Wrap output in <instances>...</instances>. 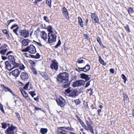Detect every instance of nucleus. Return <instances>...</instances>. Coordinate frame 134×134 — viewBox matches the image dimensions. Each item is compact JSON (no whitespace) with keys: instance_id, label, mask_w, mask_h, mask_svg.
Returning <instances> with one entry per match:
<instances>
[{"instance_id":"obj_25","label":"nucleus","mask_w":134,"mask_h":134,"mask_svg":"<svg viewBox=\"0 0 134 134\" xmlns=\"http://www.w3.org/2000/svg\"><path fill=\"white\" fill-rule=\"evenodd\" d=\"M42 76L46 80H48L49 79L48 77L47 74L45 72H42L41 74Z\"/></svg>"},{"instance_id":"obj_64","label":"nucleus","mask_w":134,"mask_h":134,"mask_svg":"<svg viewBox=\"0 0 134 134\" xmlns=\"http://www.w3.org/2000/svg\"><path fill=\"white\" fill-rule=\"evenodd\" d=\"M2 59L4 60L7 59V58L6 57L2 56Z\"/></svg>"},{"instance_id":"obj_8","label":"nucleus","mask_w":134,"mask_h":134,"mask_svg":"<svg viewBox=\"0 0 134 134\" xmlns=\"http://www.w3.org/2000/svg\"><path fill=\"white\" fill-rule=\"evenodd\" d=\"M85 83V81L83 80H78L74 82L72 86L74 87H78L84 85Z\"/></svg>"},{"instance_id":"obj_57","label":"nucleus","mask_w":134,"mask_h":134,"mask_svg":"<svg viewBox=\"0 0 134 134\" xmlns=\"http://www.w3.org/2000/svg\"><path fill=\"white\" fill-rule=\"evenodd\" d=\"M109 71L112 74L114 73V70L113 69H112V68L110 69Z\"/></svg>"},{"instance_id":"obj_7","label":"nucleus","mask_w":134,"mask_h":134,"mask_svg":"<svg viewBox=\"0 0 134 134\" xmlns=\"http://www.w3.org/2000/svg\"><path fill=\"white\" fill-rule=\"evenodd\" d=\"M56 102L58 105L61 107H64L66 103L65 99L61 97L57 98Z\"/></svg>"},{"instance_id":"obj_31","label":"nucleus","mask_w":134,"mask_h":134,"mask_svg":"<svg viewBox=\"0 0 134 134\" xmlns=\"http://www.w3.org/2000/svg\"><path fill=\"white\" fill-rule=\"evenodd\" d=\"M96 40L99 43L100 46H102L103 47V45L99 37H98L97 38H96Z\"/></svg>"},{"instance_id":"obj_63","label":"nucleus","mask_w":134,"mask_h":134,"mask_svg":"<svg viewBox=\"0 0 134 134\" xmlns=\"http://www.w3.org/2000/svg\"><path fill=\"white\" fill-rule=\"evenodd\" d=\"M35 109L36 110H41L42 109L38 107H35Z\"/></svg>"},{"instance_id":"obj_13","label":"nucleus","mask_w":134,"mask_h":134,"mask_svg":"<svg viewBox=\"0 0 134 134\" xmlns=\"http://www.w3.org/2000/svg\"><path fill=\"white\" fill-rule=\"evenodd\" d=\"M20 77L21 79L24 81H27L29 77L28 74L25 72H22Z\"/></svg>"},{"instance_id":"obj_40","label":"nucleus","mask_w":134,"mask_h":134,"mask_svg":"<svg viewBox=\"0 0 134 134\" xmlns=\"http://www.w3.org/2000/svg\"><path fill=\"white\" fill-rule=\"evenodd\" d=\"M122 78L124 80V82L125 83L127 79L125 76L124 74H122L121 75Z\"/></svg>"},{"instance_id":"obj_62","label":"nucleus","mask_w":134,"mask_h":134,"mask_svg":"<svg viewBox=\"0 0 134 134\" xmlns=\"http://www.w3.org/2000/svg\"><path fill=\"white\" fill-rule=\"evenodd\" d=\"M30 56L32 58H34L35 59H36V56L35 55H32L31 54H30Z\"/></svg>"},{"instance_id":"obj_11","label":"nucleus","mask_w":134,"mask_h":134,"mask_svg":"<svg viewBox=\"0 0 134 134\" xmlns=\"http://www.w3.org/2000/svg\"><path fill=\"white\" fill-rule=\"evenodd\" d=\"M1 87H2L3 88L5 92H10L12 94L13 96L14 97L13 98L14 99H15V97H16V98H18V97L11 90L9 87L5 86L4 85H1Z\"/></svg>"},{"instance_id":"obj_45","label":"nucleus","mask_w":134,"mask_h":134,"mask_svg":"<svg viewBox=\"0 0 134 134\" xmlns=\"http://www.w3.org/2000/svg\"><path fill=\"white\" fill-rule=\"evenodd\" d=\"M0 109L2 113H4V111L3 109L2 105L0 103Z\"/></svg>"},{"instance_id":"obj_3","label":"nucleus","mask_w":134,"mask_h":134,"mask_svg":"<svg viewBox=\"0 0 134 134\" xmlns=\"http://www.w3.org/2000/svg\"><path fill=\"white\" fill-rule=\"evenodd\" d=\"M50 67L52 70H54L55 71L58 69V63L55 59H53L51 61V64Z\"/></svg>"},{"instance_id":"obj_12","label":"nucleus","mask_w":134,"mask_h":134,"mask_svg":"<svg viewBox=\"0 0 134 134\" xmlns=\"http://www.w3.org/2000/svg\"><path fill=\"white\" fill-rule=\"evenodd\" d=\"M14 27L16 28L13 29V31L16 35L18 36L19 34L17 33V32L19 30V27L17 25L15 24L11 27L10 29H12Z\"/></svg>"},{"instance_id":"obj_27","label":"nucleus","mask_w":134,"mask_h":134,"mask_svg":"<svg viewBox=\"0 0 134 134\" xmlns=\"http://www.w3.org/2000/svg\"><path fill=\"white\" fill-rule=\"evenodd\" d=\"M21 91L22 94L25 98L28 96V94L24 90H21Z\"/></svg>"},{"instance_id":"obj_47","label":"nucleus","mask_w":134,"mask_h":134,"mask_svg":"<svg viewBox=\"0 0 134 134\" xmlns=\"http://www.w3.org/2000/svg\"><path fill=\"white\" fill-rule=\"evenodd\" d=\"M15 114L16 115L17 117L18 118L19 120H20L21 119L20 115L19 113H17V112H16Z\"/></svg>"},{"instance_id":"obj_18","label":"nucleus","mask_w":134,"mask_h":134,"mask_svg":"<svg viewBox=\"0 0 134 134\" xmlns=\"http://www.w3.org/2000/svg\"><path fill=\"white\" fill-rule=\"evenodd\" d=\"M78 93L77 90H73L71 91L70 93L69 94L70 96L74 97L77 95Z\"/></svg>"},{"instance_id":"obj_19","label":"nucleus","mask_w":134,"mask_h":134,"mask_svg":"<svg viewBox=\"0 0 134 134\" xmlns=\"http://www.w3.org/2000/svg\"><path fill=\"white\" fill-rule=\"evenodd\" d=\"M41 35L42 38L44 40H45L47 38V34L44 31L41 32Z\"/></svg>"},{"instance_id":"obj_35","label":"nucleus","mask_w":134,"mask_h":134,"mask_svg":"<svg viewBox=\"0 0 134 134\" xmlns=\"http://www.w3.org/2000/svg\"><path fill=\"white\" fill-rule=\"evenodd\" d=\"M2 128L3 129H5L7 127V125L5 123H1Z\"/></svg>"},{"instance_id":"obj_33","label":"nucleus","mask_w":134,"mask_h":134,"mask_svg":"<svg viewBox=\"0 0 134 134\" xmlns=\"http://www.w3.org/2000/svg\"><path fill=\"white\" fill-rule=\"evenodd\" d=\"M51 0H46V3L50 7H51Z\"/></svg>"},{"instance_id":"obj_51","label":"nucleus","mask_w":134,"mask_h":134,"mask_svg":"<svg viewBox=\"0 0 134 134\" xmlns=\"http://www.w3.org/2000/svg\"><path fill=\"white\" fill-rule=\"evenodd\" d=\"M35 56H36V59H39L40 58V55L39 53H37L36 54V55H35Z\"/></svg>"},{"instance_id":"obj_5","label":"nucleus","mask_w":134,"mask_h":134,"mask_svg":"<svg viewBox=\"0 0 134 134\" xmlns=\"http://www.w3.org/2000/svg\"><path fill=\"white\" fill-rule=\"evenodd\" d=\"M19 35L25 38H26L29 36V32L27 30L25 29L22 30L19 29L18 30Z\"/></svg>"},{"instance_id":"obj_53","label":"nucleus","mask_w":134,"mask_h":134,"mask_svg":"<svg viewBox=\"0 0 134 134\" xmlns=\"http://www.w3.org/2000/svg\"><path fill=\"white\" fill-rule=\"evenodd\" d=\"M90 129H88V130H89L93 134H94V132L93 129H92V127H90Z\"/></svg>"},{"instance_id":"obj_46","label":"nucleus","mask_w":134,"mask_h":134,"mask_svg":"<svg viewBox=\"0 0 134 134\" xmlns=\"http://www.w3.org/2000/svg\"><path fill=\"white\" fill-rule=\"evenodd\" d=\"M79 70V72H80L81 71H83L84 72L85 70L83 68H80L78 67Z\"/></svg>"},{"instance_id":"obj_29","label":"nucleus","mask_w":134,"mask_h":134,"mask_svg":"<svg viewBox=\"0 0 134 134\" xmlns=\"http://www.w3.org/2000/svg\"><path fill=\"white\" fill-rule=\"evenodd\" d=\"M7 48L2 49V50L0 51V53L2 54H3V55H5V53L7 51Z\"/></svg>"},{"instance_id":"obj_54","label":"nucleus","mask_w":134,"mask_h":134,"mask_svg":"<svg viewBox=\"0 0 134 134\" xmlns=\"http://www.w3.org/2000/svg\"><path fill=\"white\" fill-rule=\"evenodd\" d=\"M128 11L129 13L130 12L131 13V12L133 11L132 8L131 7H129L128 9Z\"/></svg>"},{"instance_id":"obj_21","label":"nucleus","mask_w":134,"mask_h":134,"mask_svg":"<svg viewBox=\"0 0 134 134\" xmlns=\"http://www.w3.org/2000/svg\"><path fill=\"white\" fill-rule=\"evenodd\" d=\"M21 43L22 44V47L23 46H25L28 45L29 43V41L28 39H24L21 41Z\"/></svg>"},{"instance_id":"obj_38","label":"nucleus","mask_w":134,"mask_h":134,"mask_svg":"<svg viewBox=\"0 0 134 134\" xmlns=\"http://www.w3.org/2000/svg\"><path fill=\"white\" fill-rule=\"evenodd\" d=\"M125 30L129 32H131L129 26V25H126L125 26Z\"/></svg>"},{"instance_id":"obj_43","label":"nucleus","mask_w":134,"mask_h":134,"mask_svg":"<svg viewBox=\"0 0 134 134\" xmlns=\"http://www.w3.org/2000/svg\"><path fill=\"white\" fill-rule=\"evenodd\" d=\"M29 93L31 96L33 97L36 94L35 93L34 91H31L29 92Z\"/></svg>"},{"instance_id":"obj_20","label":"nucleus","mask_w":134,"mask_h":134,"mask_svg":"<svg viewBox=\"0 0 134 134\" xmlns=\"http://www.w3.org/2000/svg\"><path fill=\"white\" fill-rule=\"evenodd\" d=\"M9 61L14 66L15 68L18 66H19V64L16 63L14 58H12V59L10 60Z\"/></svg>"},{"instance_id":"obj_9","label":"nucleus","mask_w":134,"mask_h":134,"mask_svg":"<svg viewBox=\"0 0 134 134\" xmlns=\"http://www.w3.org/2000/svg\"><path fill=\"white\" fill-rule=\"evenodd\" d=\"M70 128V127H58L57 129L58 132V134H66V131L63 129H65L69 130Z\"/></svg>"},{"instance_id":"obj_16","label":"nucleus","mask_w":134,"mask_h":134,"mask_svg":"<svg viewBox=\"0 0 134 134\" xmlns=\"http://www.w3.org/2000/svg\"><path fill=\"white\" fill-rule=\"evenodd\" d=\"M62 12L65 15V16L66 19H68L69 18V13L66 8L64 7L63 8Z\"/></svg>"},{"instance_id":"obj_28","label":"nucleus","mask_w":134,"mask_h":134,"mask_svg":"<svg viewBox=\"0 0 134 134\" xmlns=\"http://www.w3.org/2000/svg\"><path fill=\"white\" fill-rule=\"evenodd\" d=\"M99 60L101 64L104 65H106V63L104 62V60L102 59L100 56L99 57Z\"/></svg>"},{"instance_id":"obj_61","label":"nucleus","mask_w":134,"mask_h":134,"mask_svg":"<svg viewBox=\"0 0 134 134\" xmlns=\"http://www.w3.org/2000/svg\"><path fill=\"white\" fill-rule=\"evenodd\" d=\"M84 37H85L87 40L88 39V35L86 34H84L83 35Z\"/></svg>"},{"instance_id":"obj_58","label":"nucleus","mask_w":134,"mask_h":134,"mask_svg":"<svg viewBox=\"0 0 134 134\" xmlns=\"http://www.w3.org/2000/svg\"><path fill=\"white\" fill-rule=\"evenodd\" d=\"M11 53H13V52H12V51H10L7 53L6 55L8 56L9 54H10Z\"/></svg>"},{"instance_id":"obj_41","label":"nucleus","mask_w":134,"mask_h":134,"mask_svg":"<svg viewBox=\"0 0 134 134\" xmlns=\"http://www.w3.org/2000/svg\"><path fill=\"white\" fill-rule=\"evenodd\" d=\"M18 66H19V69L21 70H23L25 68V66L23 64H21L20 65H19Z\"/></svg>"},{"instance_id":"obj_26","label":"nucleus","mask_w":134,"mask_h":134,"mask_svg":"<svg viewBox=\"0 0 134 134\" xmlns=\"http://www.w3.org/2000/svg\"><path fill=\"white\" fill-rule=\"evenodd\" d=\"M83 68L85 70L84 72H87L90 69V66L89 65L87 64Z\"/></svg>"},{"instance_id":"obj_14","label":"nucleus","mask_w":134,"mask_h":134,"mask_svg":"<svg viewBox=\"0 0 134 134\" xmlns=\"http://www.w3.org/2000/svg\"><path fill=\"white\" fill-rule=\"evenodd\" d=\"M80 77L82 79L85 80L86 82L89 80L91 79V77H89V75H86L85 73H82L80 74Z\"/></svg>"},{"instance_id":"obj_17","label":"nucleus","mask_w":134,"mask_h":134,"mask_svg":"<svg viewBox=\"0 0 134 134\" xmlns=\"http://www.w3.org/2000/svg\"><path fill=\"white\" fill-rule=\"evenodd\" d=\"M12 75L15 77L18 76L20 72L18 69H16L12 72Z\"/></svg>"},{"instance_id":"obj_1","label":"nucleus","mask_w":134,"mask_h":134,"mask_svg":"<svg viewBox=\"0 0 134 134\" xmlns=\"http://www.w3.org/2000/svg\"><path fill=\"white\" fill-rule=\"evenodd\" d=\"M69 74L66 72L61 73L57 77V81L59 83H67L69 81Z\"/></svg>"},{"instance_id":"obj_34","label":"nucleus","mask_w":134,"mask_h":134,"mask_svg":"<svg viewBox=\"0 0 134 134\" xmlns=\"http://www.w3.org/2000/svg\"><path fill=\"white\" fill-rule=\"evenodd\" d=\"M61 43L60 40H59L58 43L55 46V48H57L60 45Z\"/></svg>"},{"instance_id":"obj_22","label":"nucleus","mask_w":134,"mask_h":134,"mask_svg":"<svg viewBox=\"0 0 134 134\" xmlns=\"http://www.w3.org/2000/svg\"><path fill=\"white\" fill-rule=\"evenodd\" d=\"M79 24L81 27H83V24L82 20L80 16L78 18Z\"/></svg>"},{"instance_id":"obj_32","label":"nucleus","mask_w":134,"mask_h":134,"mask_svg":"<svg viewBox=\"0 0 134 134\" xmlns=\"http://www.w3.org/2000/svg\"><path fill=\"white\" fill-rule=\"evenodd\" d=\"M86 124L87 126V127L88 129H90V128L92 126L91 125L90 122L88 121H86Z\"/></svg>"},{"instance_id":"obj_48","label":"nucleus","mask_w":134,"mask_h":134,"mask_svg":"<svg viewBox=\"0 0 134 134\" xmlns=\"http://www.w3.org/2000/svg\"><path fill=\"white\" fill-rule=\"evenodd\" d=\"M91 81V80H90L87 82L85 86V87H87L90 85V83Z\"/></svg>"},{"instance_id":"obj_50","label":"nucleus","mask_w":134,"mask_h":134,"mask_svg":"<svg viewBox=\"0 0 134 134\" xmlns=\"http://www.w3.org/2000/svg\"><path fill=\"white\" fill-rule=\"evenodd\" d=\"M14 58V57L12 55H10L9 56H8V58L9 61H10L11 59H12V58Z\"/></svg>"},{"instance_id":"obj_49","label":"nucleus","mask_w":134,"mask_h":134,"mask_svg":"<svg viewBox=\"0 0 134 134\" xmlns=\"http://www.w3.org/2000/svg\"><path fill=\"white\" fill-rule=\"evenodd\" d=\"M74 102L76 104H78L80 103V101L79 99L75 100Z\"/></svg>"},{"instance_id":"obj_55","label":"nucleus","mask_w":134,"mask_h":134,"mask_svg":"<svg viewBox=\"0 0 134 134\" xmlns=\"http://www.w3.org/2000/svg\"><path fill=\"white\" fill-rule=\"evenodd\" d=\"M97 112H98V115H99V116H100V113L101 112V109H98L97 110Z\"/></svg>"},{"instance_id":"obj_15","label":"nucleus","mask_w":134,"mask_h":134,"mask_svg":"<svg viewBox=\"0 0 134 134\" xmlns=\"http://www.w3.org/2000/svg\"><path fill=\"white\" fill-rule=\"evenodd\" d=\"M5 64L7 69L10 71H11L12 69L15 68L14 66L12 68V65L8 61H5Z\"/></svg>"},{"instance_id":"obj_30","label":"nucleus","mask_w":134,"mask_h":134,"mask_svg":"<svg viewBox=\"0 0 134 134\" xmlns=\"http://www.w3.org/2000/svg\"><path fill=\"white\" fill-rule=\"evenodd\" d=\"M47 30L49 32L48 33H53V32L52 31V27L51 25H49L47 27Z\"/></svg>"},{"instance_id":"obj_2","label":"nucleus","mask_w":134,"mask_h":134,"mask_svg":"<svg viewBox=\"0 0 134 134\" xmlns=\"http://www.w3.org/2000/svg\"><path fill=\"white\" fill-rule=\"evenodd\" d=\"M21 51L23 52H29L32 54L35 53L36 52V48L33 45L27 46L26 48L22 49Z\"/></svg>"},{"instance_id":"obj_52","label":"nucleus","mask_w":134,"mask_h":134,"mask_svg":"<svg viewBox=\"0 0 134 134\" xmlns=\"http://www.w3.org/2000/svg\"><path fill=\"white\" fill-rule=\"evenodd\" d=\"M29 63L32 65H34L35 64V63L32 60H29Z\"/></svg>"},{"instance_id":"obj_59","label":"nucleus","mask_w":134,"mask_h":134,"mask_svg":"<svg viewBox=\"0 0 134 134\" xmlns=\"http://www.w3.org/2000/svg\"><path fill=\"white\" fill-rule=\"evenodd\" d=\"M3 32L4 34H6L8 32L7 31V30L6 29H4L2 31Z\"/></svg>"},{"instance_id":"obj_4","label":"nucleus","mask_w":134,"mask_h":134,"mask_svg":"<svg viewBox=\"0 0 134 134\" xmlns=\"http://www.w3.org/2000/svg\"><path fill=\"white\" fill-rule=\"evenodd\" d=\"M48 42L49 43H51L56 41L57 36L55 35L54 33H48Z\"/></svg>"},{"instance_id":"obj_39","label":"nucleus","mask_w":134,"mask_h":134,"mask_svg":"<svg viewBox=\"0 0 134 134\" xmlns=\"http://www.w3.org/2000/svg\"><path fill=\"white\" fill-rule=\"evenodd\" d=\"M123 94L124 96V100H129V98L128 97L127 94L126 93H124Z\"/></svg>"},{"instance_id":"obj_60","label":"nucleus","mask_w":134,"mask_h":134,"mask_svg":"<svg viewBox=\"0 0 134 134\" xmlns=\"http://www.w3.org/2000/svg\"><path fill=\"white\" fill-rule=\"evenodd\" d=\"M33 41L36 42L37 43V44L39 46H40L41 47L42 46V45L41 43L40 42H36L35 41Z\"/></svg>"},{"instance_id":"obj_36","label":"nucleus","mask_w":134,"mask_h":134,"mask_svg":"<svg viewBox=\"0 0 134 134\" xmlns=\"http://www.w3.org/2000/svg\"><path fill=\"white\" fill-rule=\"evenodd\" d=\"M70 89V88H68L65 90V92L67 94L70 93L71 91Z\"/></svg>"},{"instance_id":"obj_6","label":"nucleus","mask_w":134,"mask_h":134,"mask_svg":"<svg viewBox=\"0 0 134 134\" xmlns=\"http://www.w3.org/2000/svg\"><path fill=\"white\" fill-rule=\"evenodd\" d=\"M17 127L11 124L10 127H9L5 132L7 134H14V130L16 129Z\"/></svg>"},{"instance_id":"obj_10","label":"nucleus","mask_w":134,"mask_h":134,"mask_svg":"<svg viewBox=\"0 0 134 134\" xmlns=\"http://www.w3.org/2000/svg\"><path fill=\"white\" fill-rule=\"evenodd\" d=\"M91 16L93 23H97L99 24H100L99 23V18L97 14L95 13H92L91 15Z\"/></svg>"},{"instance_id":"obj_42","label":"nucleus","mask_w":134,"mask_h":134,"mask_svg":"<svg viewBox=\"0 0 134 134\" xmlns=\"http://www.w3.org/2000/svg\"><path fill=\"white\" fill-rule=\"evenodd\" d=\"M82 126L86 130L88 131V128L87 126L83 122L82 124H81Z\"/></svg>"},{"instance_id":"obj_37","label":"nucleus","mask_w":134,"mask_h":134,"mask_svg":"<svg viewBox=\"0 0 134 134\" xmlns=\"http://www.w3.org/2000/svg\"><path fill=\"white\" fill-rule=\"evenodd\" d=\"M77 62L79 64H81L85 63V62L83 60L79 59L77 60Z\"/></svg>"},{"instance_id":"obj_24","label":"nucleus","mask_w":134,"mask_h":134,"mask_svg":"<svg viewBox=\"0 0 134 134\" xmlns=\"http://www.w3.org/2000/svg\"><path fill=\"white\" fill-rule=\"evenodd\" d=\"M48 131V130L46 128H41L40 130V132L42 134H45Z\"/></svg>"},{"instance_id":"obj_44","label":"nucleus","mask_w":134,"mask_h":134,"mask_svg":"<svg viewBox=\"0 0 134 134\" xmlns=\"http://www.w3.org/2000/svg\"><path fill=\"white\" fill-rule=\"evenodd\" d=\"M29 84V82H28V83H26L25 85V86L23 88L24 89L27 90L28 88V86Z\"/></svg>"},{"instance_id":"obj_56","label":"nucleus","mask_w":134,"mask_h":134,"mask_svg":"<svg viewBox=\"0 0 134 134\" xmlns=\"http://www.w3.org/2000/svg\"><path fill=\"white\" fill-rule=\"evenodd\" d=\"M44 20L46 22H48V18L46 16H44Z\"/></svg>"},{"instance_id":"obj_23","label":"nucleus","mask_w":134,"mask_h":134,"mask_svg":"<svg viewBox=\"0 0 134 134\" xmlns=\"http://www.w3.org/2000/svg\"><path fill=\"white\" fill-rule=\"evenodd\" d=\"M62 84H64L62 85V87L64 88H67L70 85V82L68 81L67 83H61Z\"/></svg>"}]
</instances>
